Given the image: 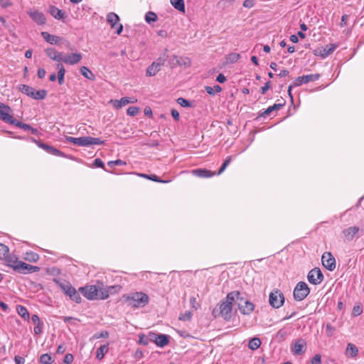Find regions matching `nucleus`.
I'll use <instances>...</instances> for the list:
<instances>
[{
	"label": "nucleus",
	"instance_id": "51",
	"mask_svg": "<svg viewBox=\"0 0 364 364\" xmlns=\"http://www.w3.org/2000/svg\"><path fill=\"white\" fill-rule=\"evenodd\" d=\"M107 165L112 168V167H114L115 166H124V165H126V162L121 160V159H117V160H115V161H110L107 163Z\"/></svg>",
	"mask_w": 364,
	"mask_h": 364
},
{
	"label": "nucleus",
	"instance_id": "9",
	"mask_svg": "<svg viewBox=\"0 0 364 364\" xmlns=\"http://www.w3.org/2000/svg\"><path fill=\"white\" fill-rule=\"evenodd\" d=\"M284 296L279 289H275L269 294V303L274 309H279L284 303Z\"/></svg>",
	"mask_w": 364,
	"mask_h": 364
},
{
	"label": "nucleus",
	"instance_id": "25",
	"mask_svg": "<svg viewBox=\"0 0 364 364\" xmlns=\"http://www.w3.org/2000/svg\"><path fill=\"white\" fill-rule=\"evenodd\" d=\"M173 58L176 60V64L179 66L190 67L191 65V60L188 57H178L174 55Z\"/></svg>",
	"mask_w": 364,
	"mask_h": 364
},
{
	"label": "nucleus",
	"instance_id": "20",
	"mask_svg": "<svg viewBox=\"0 0 364 364\" xmlns=\"http://www.w3.org/2000/svg\"><path fill=\"white\" fill-rule=\"evenodd\" d=\"M28 15L38 25H43L46 22V18L42 12L38 11H30Z\"/></svg>",
	"mask_w": 364,
	"mask_h": 364
},
{
	"label": "nucleus",
	"instance_id": "33",
	"mask_svg": "<svg viewBox=\"0 0 364 364\" xmlns=\"http://www.w3.org/2000/svg\"><path fill=\"white\" fill-rule=\"evenodd\" d=\"M6 261V264L14 269V267L18 264L20 260L18 259L17 257L14 256L9 255V253L6 256V258L4 259Z\"/></svg>",
	"mask_w": 364,
	"mask_h": 364
},
{
	"label": "nucleus",
	"instance_id": "19",
	"mask_svg": "<svg viewBox=\"0 0 364 364\" xmlns=\"http://www.w3.org/2000/svg\"><path fill=\"white\" fill-rule=\"evenodd\" d=\"M48 11L50 14L57 20H62L64 21L65 18L67 17L65 11L59 9L55 6H50Z\"/></svg>",
	"mask_w": 364,
	"mask_h": 364
},
{
	"label": "nucleus",
	"instance_id": "60",
	"mask_svg": "<svg viewBox=\"0 0 364 364\" xmlns=\"http://www.w3.org/2000/svg\"><path fill=\"white\" fill-rule=\"evenodd\" d=\"M73 355L71 353H67L64 357V363L66 364H70L73 361Z\"/></svg>",
	"mask_w": 364,
	"mask_h": 364
},
{
	"label": "nucleus",
	"instance_id": "31",
	"mask_svg": "<svg viewBox=\"0 0 364 364\" xmlns=\"http://www.w3.org/2000/svg\"><path fill=\"white\" fill-rule=\"evenodd\" d=\"M80 73L82 75H83L85 78L91 80H95V76L92 73V72L86 66H82L80 68Z\"/></svg>",
	"mask_w": 364,
	"mask_h": 364
},
{
	"label": "nucleus",
	"instance_id": "23",
	"mask_svg": "<svg viewBox=\"0 0 364 364\" xmlns=\"http://www.w3.org/2000/svg\"><path fill=\"white\" fill-rule=\"evenodd\" d=\"M119 16L114 12H109L107 15V22L112 28H115V26L119 24Z\"/></svg>",
	"mask_w": 364,
	"mask_h": 364
},
{
	"label": "nucleus",
	"instance_id": "63",
	"mask_svg": "<svg viewBox=\"0 0 364 364\" xmlns=\"http://www.w3.org/2000/svg\"><path fill=\"white\" fill-rule=\"evenodd\" d=\"M271 86V82L267 81L265 85L261 87L260 92L261 94L264 95L265 92L270 88Z\"/></svg>",
	"mask_w": 364,
	"mask_h": 364
},
{
	"label": "nucleus",
	"instance_id": "18",
	"mask_svg": "<svg viewBox=\"0 0 364 364\" xmlns=\"http://www.w3.org/2000/svg\"><path fill=\"white\" fill-rule=\"evenodd\" d=\"M137 101L136 98H129L127 97H122L119 100H112L110 102L112 103L113 106L117 109H120L122 107L129 104V103H135Z\"/></svg>",
	"mask_w": 364,
	"mask_h": 364
},
{
	"label": "nucleus",
	"instance_id": "42",
	"mask_svg": "<svg viewBox=\"0 0 364 364\" xmlns=\"http://www.w3.org/2000/svg\"><path fill=\"white\" fill-rule=\"evenodd\" d=\"M24 259L31 262H36L39 259V255L33 252H28L25 255Z\"/></svg>",
	"mask_w": 364,
	"mask_h": 364
},
{
	"label": "nucleus",
	"instance_id": "15",
	"mask_svg": "<svg viewBox=\"0 0 364 364\" xmlns=\"http://www.w3.org/2000/svg\"><path fill=\"white\" fill-rule=\"evenodd\" d=\"M359 230V228L356 226L346 228L342 231V237L346 241H351L358 232Z\"/></svg>",
	"mask_w": 364,
	"mask_h": 364
},
{
	"label": "nucleus",
	"instance_id": "52",
	"mask_svg": "<svg viewBox=\"0 0 364 364\" xmlns=\"http://www.w3.org/2000/svg\"><path fill=\"white\" fill-rule=\"evenodd\" d=\"M65 55L63 53L56 51L55 55H53V60L57 62H63L64 63V56Z\"/></svg>",
	"mask_w": 364,
	"mask_h": 364
},
{
	"label": "nucleus",
	"instance_id": "34",
	"mask_svg": "<svg viewBox=\"0 0 364 364\" xmlns=\"http://www.w3.org/2000/svg\"><path fill=\"white\" fill-rule=\"evenodd\" d=\"M57 68L58 70V81L59 85H61L64 83V76H65V70L64 66L60 63H58L57 65Z\"/></svg>",
	"mask_w": 364,
	"mask_h": 364
},
{
	"label": "nucleus",
	"instance_id": "36",
	"mask_svg": "<svg viewBox=\"0 0 364 364\" xmlns=\"http://www.w3.org/2000/svg\"><path fill=\"white\" fill-rule=\"evenodd\" d=\"M108 345H102L97 350L96 358L98 360H101L104 358L105 353L108 351Z\"/></svg>",
	"mask_w": 364,
	"mask_h": 364
},
{
	"label": "nucleus",
	"instance_id": "58",
	"mask_svg": "<svg viewBox=\"0 0 364 364\" xmlns=\"http://www.w3.org/2000/svg\"><path fill=\"white\" fill-rule=\"evenodd\" d=\"M46 55L53 60V55H55L56 50L53 48H48L46 50Z\"/></svg>",
	"mask_w": 364,
	"mask_h": 364
},
{
	"label": "nucleus",
	"instance_id": "21",
	"mask_svg": "<svg viewBox=\"0 0 364 364\" xmlns=\"http://www.w3.org/2000/svg\"><path fill=\"white\" fill-rule=\"evenodd\" d=\"M192 173L199 178H210L216 173L206 168H196L192 171Z\"/></svg>",
	"mask_w": 364,
	"mask_h": 364
},
{
	"label": "nucleus",
	"instance_id": "11",
	"mask_svg": "<svg viewBox=\"0 0 364 364\" xmlns=\"http://www.w3.org/2000/svg\"><path fill=\"white\" fill-rule=\"evenodd\" d=\"M307 279L311 284L317 285L323 280V275L319 268L315 267L308 273Z\"/></svg>",
	"mask_w": 364,
	"mask_h": 364
},
{
	"label": "nucleus",
	"instance_id": "29",
	"mask_svg": "<svg viewBox=\"0 0 364 364\" xmlns=\"http://www.w3.org/2000/svg\"><path fill=\"white\" fill-rule=\"evenodd\" d=\"M169 338V336L166 334H159V336H157L156 344L158 346L163 348L168 344Z\"/></svg>",
	"mask_w": 364,
	"mask_h": 364
},
{
	"label": "nucleus",
	"instance_id": "3",
	"mask_svg": "<svg viewBox=\"0 0 364 364\" xmlns=\"http://www.w3.org/2000/svg\"><path fill=\"white\" fill-rule=\"evenodd\" d=\"M149 296L143 292H134L125 299L128 306L132 308L144 307L149 303Z\"/></svg>",
	"mask_w": 364,
	"mask_h": 364
},
{
	"label": "nucleus",
	"instance_id": "53",
	"mask_svg": "<svg viewBox=\"0 0 364 364\" xmlns=\"http://www.w3.org/2000/svg\"><path fill=\"white\" fill-rule=\"evenodd\" d=\"M192 317V313L191 311H186L184 314H181L179 319L181 321H190Z\"/></svg>",
	"mask_w": 364,
	"mask_h": 364
},
{
	"label": "nucleus",
	"instance_id": "1",
	"mask_svg": "<svg viewBox=\"0 0 364 364\" xmlns=\"http://www.w3.org/2000/svg\"><path fill=\"white\" fill-rule=\"evenodd\" d=\"M240 295V291H233L228 293L225 299L220 301L213 310V316L215 318L223 317L225 320L229 321L232 317V310L233 302L235 298Z\"/></svg>",
	"mask_w": 364,
	"mask_h": 364
},
{
	"label": "nucleus",
	"instance_id": "10",
	"mask_svg": "<svg viewBox=\"0 0 364 364\" xmlns=\"http://www.w3.org/2000/svg\"><path fill=\"white\" fill-rule=\"evenodd\" d=\"M40 270V268L37 266L28 264L23 261H19L18 264L14 267V271L19 274H29L33 272H37Z\"/></svg>",
	"mask_w": 364,
	"mask_h": 364
},
{
	"label": "nucleus",
	"instance_id": "46",
	"mask_svg": "<svg viewBox=\"0 0 364 364\" xmlns=\"http://www.w3.org/2000/svg\"><path fill=\"white\" fill-rule=\"evenodd\" d=\"M9 253V247L3 244L0 243V259L2 260L6 258V256Z\"/></svg>",
	"mask_w": 364,
	"mask_h": 364
},
{
	"label": "nucleus",
	"instance_id": "24",
	"mask_svg": "<svg viewBox=\"0 0 364 364\" xmlns=\"http://www.w3.org/2000/svg\"><path fill=\"white\" fill-rule=\"evenodd\" d=\"M15 126L23 129L24 131L31 132V133L34 135H38L39 134V132L37 129L32 127L28 124H25L19 121L16 122Z\"/></svg>",
	"mask_w": 364,
	"mask_h": 364
},
{
	"label": "nucleus",
	"instance_id": "27",
	"mask_svg": "<svg viewBox=\"0 0 364 364\" xmlns=\"http://www.w3.org/2000/svg\"><path fill=\"white\" fill-rule=\"evenodd\" d=\"M47 96V91L46 90H36L33 88V90L32 92H31L30 97L34 99V100H43Z\"/></svg>",
	"mask_w": 364,
	"mask_h": 364
},
{
	"label": "nucleus",
	"instance_id": "50",
	"mask_svg": "<svg viewBox=\"0 0 364 364\" xmlns=\"http://www.w3.org/2000/svg\"><path fill=\"white\" fill-rule=\"evenodd\" d=\"M61 319L65 323H70V324L75 325L77 321H80V319L71 316H62Z\"/></svg>",
	"mask_w": 364,
	"mask_h": 364
},
{
	"label": "nucleus",
	"instance_id": "26",
	"mask_svg": "<svg viewBox=\"0 0 364 364\" xmlns=\"http://www.w3.org/2000/svg\"><path fill=\"white\" fill-rule=\"evenodd\" d=\"M305 346L306 342L304 340L300 339L298 341H296L294 343L293 348L294 353L296 355H301L304 352V348L305 347Z\"/></svg>",
	"mask_w": 364,
	"mask_h": 364
},
{
	"label": "nucleus",
	"instance_id": "17",
	"mask_svg": "<svg viewBox=\"0 0 364 364\" xmlns=\"http://www.w3.org/2000/svg\"><path fill=\"white\" fill-rule=\"evenodd\" d=\"M82 58V54L80 53H74L69 55H65L64 56V63L71 65H75L80 62Z\"/></svg>",
	"mask_w": 364,
	"mask_h": 364
},
{
	"label": "nucleus",
	"instance_id": "39",
	"mask_svg": "<svg viewBox=\"0 0 364 364\" xmlns=\"http://www.w3.org/2000/svg\"><path fill=\"white\" fill-rule=\"evenodd\" d=\"M261 345V341L259 338H253L250 339L248 343V347L250 349L255 350L259 348Z\"/></svg>",
	"mask_w": 364,
	"mask_h": 364
},
{
	"label": "nucleus",
	"instance_id": "14",
	"mask_svg": "<svg viewBox=\"0 0 364 364\" xmlns=\"http://www.w3.org/2000/svg\"><path fill=\"white\" fill-rule=\"evenodd\" d=\"M336 48V46L335 44H328L325 47L318 48L314 50V53L315 55H320L323 58H325L331 54Z\"/></svg>",
	"mask_w": 364,
	"mask_h": 364
},
{
	"label": "nucleus",
	"instance_id": "32",
	"mask_svg": "<svg viewBox=\"0 0 364 364\" xmlns=\"http://www.w3.org/2000/svg\"><path fill=\"white\" fill-rule=\"evenodd\" d=\"M171 5L178 11L185 13V4L183 0H170Z\"/></svg>",
	"mask_w": 364,
	"mask_h": 364
},
{
	"label": "nucleus",
	"instance_id": "30",
	"mask_svg": "<svg viewBox=\"0 0 364 364\" xmlns=\"http://www.w3.org/2000/svg\"><path fill=\"white\" fill-rule=\"evenodd\" d=\"M69 296V298L74 302L79 304L81 302V296L79 292L75 289V287H72L70 289V293H68L66 295Z\"/></svg>",
	"mask_w": 364,
	"mask_h": 364
},
{
	"label": "nucleus",
	"instance_id": "55",
	"mask_svg": "<svg viewBox=\"0 0 364 364\" xmlns=\"http://www.w3.org/2000/svg\"><path fill=\"white\" fill-rule=\"evenodd\" d=\"M326 335L328 337H331L335 331V328L330 323H327L326 326Z\"/></svg>",
	"mask_w": 364,
	"mask_h": 364
},
{
	"label": "nucleus",
	"instance_id": "56",
	"mask_svg": "<svg viewBox=\"0 0 364 364\" xmlns=\"http://www.w3.org/2000/svg\"><path fill=\"white\" fill-rule=\"evenodd\" d=\"M149 343L148 336H144V334L139 336V343L143 346H147Z\"/></svg>",
	"mask_w": 364,
	"mask_h": 364
},
{
	"label": "nucleus",
	"instance_id": "8",
	"mask_svg": "<svg viewBox=\"0 0 364 364\" xmlns=\"http://www.w3.org/2000/svg\"><path fill=\"white\" fill-rule=\"evenodd\" d=\"M31 140L34 142L39 148L43 149L45 151H46L48 154H50L51 155L57 156H61L65 158H69L65 154L62 152L61 151L58 150L55 147L50 146L48 144L43 143L41 141L37 140L34 138H31Z\"/></svg>",
	"mask_w": 364,
	"mask_h": 364
},
{
	"label": "nucleus",
	"instance_id": "2",
	"mask_svg": "<svg viewBox=\"0 0 364 364\" xmlns=\"http://www.w3.org/2000/svg\"><path fill=\"white\" fill-rule=\"evenodd\" d=\"M79 291L89 300L105 299L109 296V291L100 285H90L79 288Z\"/></svg>",
	"mask_w": 364,
	"mask_h": 364
},
{
	"label": "nucleus",
	"instance_id": "5",
	"mask_svg": "<svg viewBox=\"0 0 364 364\" xmlns=\"http://www.w3.org/2000/svg\"><path fill=\"white\" fill-rule=\"evenodd\" d=\"M237 301L238 309L243 315H250L255 309V304L248 300H245L241 293L235 298Z\"/></svg>",
	"mask_w": 364,
	"mask_h": 364
},
{
	"label": "nucleus",
	"instance_id": "22",
	"mask_svg": "<svg viewBox=\"0 0 364 364\" xmlns=\"http://www.w3.org/2000/svg\"><path fill=\"white\" fill-rule=\"evenodd\" d=\"M286 104V101L284 100H282V102L278 104H274L272 106L269 107L267 109H266L264 112H260L259 114V117H264L270 114L271 112L275 110H279L282 107H283Z\"/></svg>",
	"mask_w": 364,
	"mask_h": 364
},
{
	"label": "nucleus",
	"instance_id": "49",
	"mask_svg": "<svg viewBox=\"0 0 364 364\" xmlns=\"http://www.w3.org/2000/svg\"><path fill=\"white\" fill-rule=\"evenodd\" d=\"M177 103L179 104L183 107H191V103L190 101L186 100L183 97H179L177 99Z\"/></svg>",
	"mask_w": 364,
	"mask_h": 364
},
{
	"label": "nucleus",
	"instance_id": "61",
	"mask_svg": "<svg viewBox=\"0 0 364 364\" xmlns=\"http://www.w3.org/2000/svg\"><path fill=\"white\" fill-rule=\"evenodd\" d=\"M321 355H319V354L315 355L311 362V364H321Z\"/></svg>",
	"mask_w": 364,
	"mask_h": 364
},
{
	"label": "nucleus",
	"instance_id": "47",
	"mask_svg": "<svg viewBox=\"0 0 364 364\" xmlns=\"http://www.w3.org/2000/svg\"><path fill=\"white\" fill-rule=\"evenodd\" d=\"M230 162L231 156H227L221 167L220 168L218 172L217 173V175H220L225 170V168L230 164Z\"/></svg>",
	"mask_w": 364,
	"mask_h": 364
},
{
	"label": "nucleus",
	"instance_id": "64",
	"mask_svg": "<svg viewBox=\"0 0 364 364\" xmlns=\"http://www.w3.org/2000/svg\"><path fill=\"white\" fill-rule=\"evenodd\" d=\"M159 334L155 333H149L148 335L149 341L154 342L156 343L157 341V336H159Z\"/></svg>",
	"mask_w": 364,
	"mask_h": 364
},
{
	"label": "nucleus",
	"instance_id": "13",
	"mask_svg": "<svg viewBox=\"0 0 364 364\" xmlns=\"http://www.w3.org/2000/svg\"><path fill=\"white\" fill-rule=\"evenodd\" d=\"M320 74H310L296 77L294 82V86H300L302 84H306L309 82L316 81L319 79Z\"/></svg>",
	"mask_w": 364,
	"mask_h": 364
},
{
	"label": "nucleus",
	"instance_id": "16",
	"mask_svg": "<svg viewBox=\"0 0 364 364\" xmlns=\"http://www.w3.org/2000/svg\"><path fill=\"white\" fill-rule=\"evenodd\" d=\"M41 36L43 38V39L47 43H48L51 45H58L60 43H62V41H63V38H61L60 36L51 35L46 31L41 32Z\"/></svg>",
	"mask_w": 364,
	"mask_h": 364
},
{
	"label": "nucleus",
	"instance_id": "57",
	"mask_svg": "<svg viewBox=\"0 0 364 364\" xmlns=\"http://www.w3.org/2000/svg\"><path fill=\"white\" fill-rule=\"evenodd\" d=\"M93 165L95 167L102 168L104 170H106L103 161L99 158H97L94 160Z\"/></svg>",
	"mask_w": 364,
	"mask_h": 364
},
{
	"label": "nucleus",
	"instance_id": "6",
	"mask_svg": "<svg viewBox=\"0 0 364 364\" xmlns=\"http://www.w3.org/2000/svg\"><path fill=\"white\" fill-rule=\"evenodd\" d=\"M13 110L11 108L6 105L5 104L0 102V119L3 122L10 124L12 125H15L17 119L13 117Z\"/></svg>",
	"mask_w": 364,
	"mask_h": 364
},
{
	"label": "nucleus",
	"instance_id": "62",
	"mask_svg": "<svg viewBox=\"0 0 364 364\" xmlns=\"http://www.w3.org/2000/svg\"><path fill=\"white\" fill-rule=\"evenodd\" d=\"M255 6V0H245L243 2V6L245 8L251 9Z\"/></svg>",
	"mask_w": 364,
	"mask_h": 364
},
{
	"label": "nucleus",
	"instance_id": "7",
	"mask_svg": "<svg viewBox=\"0 0 364 364\" xmlns=\"http://www.w3.org/2000/svg\"><path fill=\"white\" fill-rule=\"evenodd\" d=\"M310 293V289L304 282H299L296 285L293 296L296 301L304 300Z\"/></svg>",
	"mask_w": 364,
	"mask_h": 364
},
{
	"label": "nucleus",
	"instance_id": "48",
	"mask_svg": "<svg viewBox=\"0 0 364 364\" xmlns=\"http://www.w3.org/2000/svg\"><path fill=\"white\" fill-rule=\"evenodd\" d=\"M139 108L138 107H129L127 110V114L129 116L134 117L139 112Z\"/></svg>",
	"mask_w": 364,
	"mask_h": 364
},
{
	"label": "nucleus",
	"instance_id": "37",
	"mask_svg": "<svg viewBox=\"0 0 364 364\" xmlns=\"http://www.w3.org/2000/svg\"><path fill=\"white\" fill-rule=\"evenodd\" d=\"M145 21L147 23L151 24L156 22L158 19L157 15L154 11H148L145 14Z\"/></svg>",
	"mask_w": 364,
	"mask_h": 364
},
{
	"label": "nucleus",
	"instance_id": "12",
	"mask_svg": "<svg viewBox=\"0 0 364 364\" xmlns=\"http://www.w3.org/2000/svg\"><path fill=\"white\" fill-rule=\"evenodd\" d=\"M321 262L328 270L333 271L336 269V259L331 252H324L321 257Z\"/></svg>",
	"mask_w": 364,
	"mask_h": 364
},
{
	"label": "nucleus",
	"instance_id": "54",
	"mask_svg": "<svg viewBox=\"0 0 364 364\" xmlns=\"http://www.w3.org/2000/svg\"><path fill=\"white\" fill-rule=\"evenodd\" d=\"M362 312H363L362 306H360L359 305L353 306V312H352L353 316H358L362 314Z\"/></svg>",
	"mask_w": 364,
	"mask_h": 364
},
{
	"label": "nucleus",
	"instance_id": "4",
	"mask_svg": "<svg viewBox=\"0 0 364 364\" xmlns=\"http://www.w3.org/2000/svg\"><path fill=\"white\" fill-rule=\"evenodd\" d=\"M65 141L73 143L80 146L105 144V141L102 140L100 138H95L92 136H81L77 138L66 136Z\"/></svg>",
	"mask_w": 364,
	"mask_h": 364
},
{
	"label": "nucleus",
	"instance_id": "59",
	"mask_svg": "<svg viewBox=\"0 0 364 364\" xmlns=\"http://www.w3.org/2000/svg\"><path fill=\"white\" fill-rule=\"evenodd\" d=\"M31 321L36 325H38V326H42L43 325L42 322L40 320L39 316L38 315H36V314L32 315Z\"/></svg>",
	"mask_w": 364,
	"mask_h": 364
},
{
	"label": "nucleus",
	"instance_id": "41",
	"mask_svg": "<svg viewBox=\"0 0 364 364\" xmlns=\"http://www.w3.org/2000/svg\"><path fill=\"white\" fill-rule=\"evenodd\" d=\"M16 310H17V312L19 314V316L21 317H22L23 318L26 319V318H29L28 311L25 306H21V305H18L16 306Z\"/></svg>",
	"mask_w": 364,
	"mask_h": 364
},
{
	"label": "nucleus",
	"instance_id": "35",
	"mask_svg": "<svg viewBox=\"0 0 364 364\" xmlns=\"http://www.w3.org/2000/svg\"><path fill=\"white\" fill-rule=\"evenodd\" d=\"M160 68L158 67L156 64L152 63L146 69V75L147 76H154L156 74L160 71Z\"/></svg>",
	"mask_w": 364,
	"mask_h": 364
},
{
	"label": "nucleus",
	"instance_id": "43",
	"mask_svg": "<svg viewBox=\"0 0 364 364\" xmlns=\"http://www.w3.org/2000/svg\"><path fill=\"white\" fill-rule=\"evenodd\" d=\"M240 58V55L237 53H231L226 56L228 63H234Z\"/></svg>",
	"mask_w": 364,
	"mask_h": 364
},
{
	"label": "nucleus",
	"instance_id": "40",
	"mask_svg": "<svg viewBox=\"0 0 364 364\" xmlns=\"http://www.w3.org/2000/svg\"><path fill=\"white\" fill-rule=\"evenodd\" d=\"M346 353L352 358L356 356L358 353V348L352 343H348L346 348Z\"/></svg>",
	"mask_w": 364,
	"mask_h": 364
},
{
	"label": "nucleus",
	"instance_id": "45",
	"mask_svg": "<svg viewBox=\"0 0 364 364\" xmlns=\"http://www.w3.org/2000/svg\"><path fill=\"white\" fill-rule=\"evenodd\" d=\"M54 361L53 358L50 354L45 353L41 355L40 362L42 364H50Z\"/></svg>",
	"mask_w": 364,
	"mask_h": 364
},
{
	"label": "nucleus",
	"instance_id": "44",
	"mask_svg": "<svg viewBox=\"0 0 364 364\" xmlns=\"http://www.w3.org/2000/svg\"><path fill=\"white\" fill-rule=\"evenodd\" d=\"M19 91H21L22 93L26 95L27 96H31V92H33V87L27 85H20L18 87Z\"/></svg>",
	"mask_w": 364,
	"mask_h": 364
},
{
	"label": "nucleus",
	"instance_id": "28",
	"mask_svg": "<svg viewBox=\"0 0 364 364\" xmlns=\"http://www.w3.org/2000/svg\"><path fill=\"white\" fill-rule=\"evenodd\" d=\"M54 281L65 295H67L68 293H70V289L73 287V286L70 284V282H60V281L56 279H55Z\"/></svg>",
	"mask_w": 364,
	"mask_h": 364
},
{
	"label": "nucleus",
	"instance_id": "38",
	"mask_svg": "<svg viewBox=\"0 0 364 364\" xmlns=\"http://www.w3.org/2000/svg\"><path fill=\"white\" fill-rule=\"evenodd\" d=\"M139 176L142 178H146V179L155 181V182L163 183H168V181L161 180L159 176H157L156 175H154V174L149 175V174H146V173H140Z\"/></svg>",
	"mask_w": 364,
	"mask_h": 364
}]
</instances>
